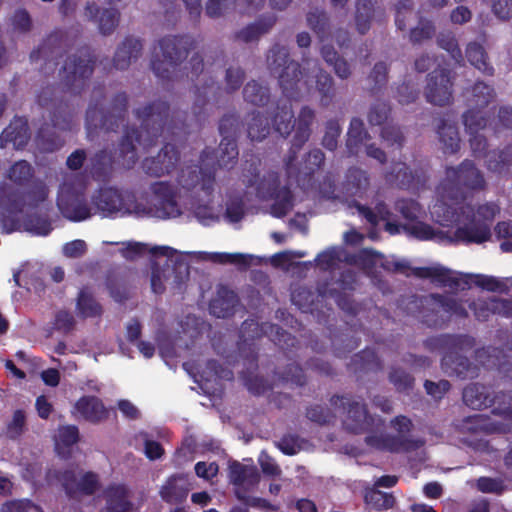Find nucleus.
Listing matches in <instances>:
<instances>
[{
  "mask_svg": "<svg viewBox=\"0 0 512 512\" xmlns=\"http://www.w3.org/2000/svg\"><path fill=\"white\" fill-rule=\"evenodd\" d=\"M485 184L481 171L470 161L462 162L457 168L446 169L430 214L442 226L456 225V241L482 244L490 240L491 224L500 212L499 206L486 202L473 207L463 202V190L480 191Z\"/></svg>",
  "mask_w": 512,
  "mask_h": 512,
  "instance_id": "1",
  "label": "nucleus"
},
{
  "mask_svg": "<svg viewBox=\"0 0 512 512\" xmlns=\"http://www.w3.org/2000/svg\"><path fill=\"white\" fill-rule=\"evenodd\" d=\"M152 193L151 205L142 207L129 191L115 188L100 189L92 198L93 211L104 216L136 214L159 219L178 217L180 208L174 200L172 190L165 181L155 182L150 186Z\"/></svg>",
  "mask_w": 512,
  "mask_h": 512,
  "instance_id": "2",
  "label": "nucleus"
},
{
  "mask_svg": "<svg viewBox=\"0 0 512 512\" xmlns=\"http://www.w3.org/2000/svg\"><path fill=\"white\" fill-rule=\"evenodd\" d=\"M267 62L274 73L281 69L278 74L279 83L288 97L294 98L309 93L313 83L323 96H329L332 92L333 79L328 73L320 69L315 62H307L308 69H312V75H304L296 62L288 60V51L285 47H273L267 56Z\"/></svg>",
  "mask_w": 512,
  "mask_h": 512,
  "instance_id": "3",
  "label": "nucleus"
},
{
  "mask_svg": "<svg viewBox=\"0 0 512 512\" xmlns=\"http://www.w3.org/2000/svg\"><path fill=\"white\" fill-rule=\"evenodd\" d=\"M214 163V157L208 150H204L200 156V166H185L182 167L177 175L178 190L166 182L172 190L174 200L180 208L182 214V205L179 202L183 197L189 196L191 199L200 197L202 194L206 197H211L215 188V178L213 173L208 170V167Z\"/></svg>",
  "mask_w": 512,
  "mask_h": 512,
  "instance_id": "4",
  "label": "nucleus"
},
{
  "mask_svg": "<svg viewBox=\"0 0 512 512\" xmlns=\"http://www.w3.org/2000/svg\"><path fill=\"white\" fill-rule=\"evenodd\" d=\"M157 135H150L148 129L143 131H126L119 148L115 151L114 155L108 154L106 151H101L94 156V167L99 171L105 170L110 167L112 163H118L123 168H131L138 160V148L142 147L144 150L148 149L155 142Z\"/></svg>",
  "mask_w": 512,
  "mask_h": 512,
  "instance_id": "5",
  "label": "nucleus"
},
{
  "mask_svg": "<svg viewBox=\"0 0 512 512\" xmlns=\"http://www.w3.org/2000/svg\"><path fill=\"white\" fill-rule=\"evenodd\" d=\"M331 401L335 409L341 413L346 429L352 432L371 430L375 433L383 426V421L380 418L368 417L365 406L357 401L340 396L333 397Z\"/></svg>",
  "mask_w": 512,
  "mask_h": 512,
  "instance_id": "6",
  "label": "nucleus"
},
{
  "mask_svg": "<svg viewBox=\"0 0 512 512\" xmlns=\"http://www.w3.org/2000/svg\"><path fill=\"white\" fill-rule=\"evenodd\" d=\"M188 40L184 37L163 38L154 49L152 68L160 78H166L170 68L187 55Z\"/></svg>",
  "mask_w": 512,
  "mask_h": 512,
  "instance_id": "7",
  "label": "nucleus"
},
{
  "mask_svg": "<svg viewBox=\"0 0 512 512\" xmlns=\"http://www.w3.org/2000/svg\"><path fill=\"white\" fill-rule=\"evenodd\" d=\"M57 205L64 217L71 221H83L94 213L82 194L81 186L66 180L61 186L57 198Z\"/></svg>",
  "mask_w": 512,
  "mask_h": 512,
  "instance_id": "8",
  "label": "nucleus"
},
{
  "mask_svg": "<svg viewBox=\"0 0 512 512\" xmlns=\"http://www.w3.org/2000/svg\"><path fill=\"white\" fill-rule=\"evenodd\" d=\"M390 427L396 432V435H378L375 432L366 437V443L373 448L391 452L409 449L412 446L408 440L412 428L410 419L405 416H397L391 421Z\"/></svg>",
  "mask_w": 512,
  "mask_h": 512,
  "instance_id": "9",
  "label": "nucleus"
},
{
  "mask_svg": "<svg viewBox=\"0 0 512 512\" xmlns=\"http://www.w3.org/2000/svg\"><path fill=\"white\" fill-rule=\"evenodd\" d=\"M308 23L318 34L321 42V55L325 62L332 66L335 74L341 78L346 79L350 76L351 70L348 63L340 58L337 52L329 43V38L326 36L327 17L323 12H312L308 15Z\"/></svg>",
  "mask_w": 512,
  "mask_h": 512,
  "instance_id": "10",
  "label": "nucleus"
},
{
  "mask_svg": "<svg viewBox=\"0 0 512 512\" xmlns=\"http://www.w3.org/2000/svg\"><path fill=\"white\" fill-rule=\"evenodd\" d=\"M48 192L44 185L36 187L35 190L30 192L22 203L16 199H6L0 204V221L2 228L10 233L21 227L20 215L24 212V207H35L39 202L47 198Z\"/></svg>",
  "mask_w": 512,
  "mask_h": 512,
  "instance_id": "11",
  "label": "nucleus"
},
{
  "mask_svg": "<svg viewBox=\"0 0 512 512\" xmlns=\"http://www.w3.org/2000/svg\"><path fill=\"white\" fill-rule=\"evenodd\" d=\"M257 196L262 200L273 199L271 214L274 217L285 216L293 207L292 195L286 186L280 187L278 176L269 173L256 186Z\"/></svg>",
  "mask_w": 512,
  "mask_h": 512,
  "instance_id": "12",
  "label": "nucleus"
},
{
  "mask_svg": "<svg viewBox=\"0 0 512 512\" xmlns=\"http://www.w3.org/2000/svg\"><path fill=\"white\" fill-rule=\"evenodd\" d=\"M49 484L61 483L67 494L76 496L78 494L91 495L99 489V478L93 472L66 470L62 474L57 471H49L47 474Z\"/></svg>",
  "mask_w": 512,
  "mask_h": 512,
  "instance_id": "13",
  "label": "nucleus"
},
{
  "mask_svg": "<svg viewBox=\"0 0 512 512\" xmlns=\"http://www.w3.org/2000/svg\"><path fill=\"white\" fill-rule=\"evenodd\" d=\"M463 400L472 409H482L490 405H497L493 410L494 412L507 416L512 414L510 406H506L507 403L512 402V397L502 394L490 399L487 388L483 385L472 384L466 387L463 391Z\"/></svg>",
  "mask_w": 512,
  "mask_h": 512,
  "instance_id": "14",
  "label": "nucleus"
},
{
  "mask_svg": "<svg viewBox=\"0 0 512 512\" xmlns=\"http://www.w3.org/2000/svg\"><path fill=\"white\" fill-rule=\"evenodd\" d=\"M188 276V266L185 263L172 264V261L165 260L163 265L155 263L152 266L151 288L156 294L165 290V283L174 286L180 285Z\"/></svg>",
  "mask_w": 512,
  "mask_h": 512,
  "instance_id": "15",
  "label": "nucleus"
},
{
  "mask_svg": "<svg viewBox=\"0 0 512 512\" xmlns=\"http://www.w3.org/2000/svg\"><path fill=\"white\" fill-rule=\"evenodd\" d=\"M451 87V78L446 70L433 71L429 75L425 90L427 101L439 106L448 104L452 97Z\"/></svg>",
  "mask_w": 512,
  "mask_h": 512,
  "instance_id": "16",
  "label": "nucleus"
},
{
  "mask_svg": "<svg viewBox=\"0 0 512 512\" xmlns=\"http://www.w3.org/2000/svg\"><path fill=\"white\" fill-rule=\"evenodd\" d=\"M179 161V152L172 144H166L156 157L145 158L144 171L155 177L169 174Z\"/></svg>",
  "mask_w": 512,
  "mask_h": 512,
  "instance_id": "17",
  "label": "nucleus"
},
{
  "mask_svg": "<svg viewBox=\"0 0 512 512\" xmlns=\"http://www.w3.org/2000/svg\"><path fill=\"white\" fill-rule=\"evenodd\" d=\"M265 0H208L206 14L211 18L223 16L232 10L250 13L261 8Z\"/></svg>",
  "mask_w": 512,
  "mask_h": 512,
  "instance_id": "18",
  "label": "nucleus"
},
{
  "mask_svg": "<svg viewBox=\"0 0 512 512\" xmlns=\"http://www.w3.org/2000/svg\"><path fill=\"white\" fill-rule=\"evenodd\" d=\"M71 413L75 418L91 423H100L108 417V410L103 402L95 396H83L78 399Z\"/></svg>",
  "mask_w": 512,
  "mask_h": 512,
  "instance_id": "19",
  "label": "nucleus"
},
{
  "mask_svg": "<svg viewBox=\"0 0 512 512\" xmlns=\"http://www.w3.org/2000/svg\"><path fill=\"white\" fill-rule=\"evenodd\" d=\"M314 120V111L308 107H303L298 119L296 126V133L294 135L293 140V150L292 154L285 161L287 173L289 176H292L296 173V167L293 162L295 160V150L294 148L300 149L301 146L308 140L310 136V125Z\"/></svg>",
  "mask_w": 512,
  "mask_h": 512,
  "instance_id": "20",
  "label": "nucleus"
},
{
  "mask_svg": "<svg viewBox=\"0 0 512 512\" xmlns=\"http://www.w3.org/2000/svg\"><path fill=\"white\" fill-rule=\"evenodd\" d=\"M412 273L420 278H428L433 283L441 286H449L452 288H464L466 282L463 281L460 274L446 269L440 265L414 268Z\"/></svg>",
  "mask_w": 512,
  "mask_h": 512,
  "instance_id": "21",
  "label": "nucleus"
},
{
  "mask_svg": "<svg viewBox=\"0 0 512 512\" xmlns=\"http://www.w3.org/2000/svg\"><path fill=\"white\" fill-rule=\"evenodd\" d=\"M105 506L100 512H131L133 504L130 501V491L123 484L110 485L104 491Z\"/></svg>",
  "mask_w": 512,
  "mask_h": 512,
  "instance_id": "22",
  "label": "nucleus"
},
{
  "mask_svg": "<svg viewBox=\"0 0 512 512\" xmlns=\"http://www.w3.org/2000/svg\"><path fill=\"white\" fill-rule=\"evenodd\" d=\"M126 106V97L125 95H118L116 98V105L114 108V113L110 116H104L102 111L97 110L96 108H89L87 111V130L88 134L91 135L92 130L96 129L98 125L102 129L110 130L113 129V119L116 121L121 119V113L125 109Z\"/></svg>",
  "mask_w": 512,
  "mask_h": 512,
  "instance_id": "23",
  "label": "nucleus"
},
{
  "mask_svg": "<svg viewBox=\"0 0 512 512\" xmlns=\"http://www.w3.org/2000/svg\"><path fill=\"white\" fill-rule=\"evenodd\" d=\"M228 469V478L237 487H243L247 490L256 486L260 481V474L256 466L252 464L246 465L233 461L230 462Z\"/></svg>",
  "mask_w": 512,
  "mask_h": 512,
  "instance_id": "24",
  "label": "nucleus"
},
{
  "mask_svg": "<svg viewBox=\"0 0 512 512\" xmlns=\"http://www.w3.org/2000/svg\"><path fill=\"white\" fill-rule=\"evenodd\" d=\"M464 125L470 134V144L474 153H481L486 147L485 139L479 131L486 126V119L481 110H469L463 116Z\"/></svg>",
  "mask_w": 512,
  "mask_h": 512,
  "instance_id": "25",
  "label": "nucleus"
},
{
  "mask_svg": "<svg viewBox=\"0 0 512 512\" xmlns=\"http://www.w3.org/2000/svg\"><path fill=\"white\" fill-rule=\"evenodd\" d=\"M182 210L186 209L193 213L197 220L203 225H210L219 219V210L210 205V197L202 194L200 197L190 199L189 202H182Z\"/></svg>",
  "mask_w": 512,
  "mask_h": 512,
  "instance_id": "26",
  "label": "nucleus"
},
{
  "mask_svg": "<svg viewBox=\"0 0 512 512\" xmlns=\"http://www.w3.org/2000/svg\"><path fill=\"white\" fill-rule=\"evenodd\" d=\"M237 303V295L233 291L221 287L210 302V313L218 318L228 317L234 313Z\"/></svg>",
  "mask_w": 512,
  "mask_h": 512,
  "instance_id": "27",
  "label": "nucleus"
},
{
  "mask_svg": "<svg viewBox=\"0 0 512 512\" xmlns=\"http://www.w3.org/2000/svg\"><path fill=\"white\" fill-rule=\"evenodd\" d=\"M28 139L27 121L24 118H15L0 135V147L11 142L15 148H22Z\"/></svg>",
  "mask_w": 512,
  "mask_h": 512,
  "instance_id": "28",
  "label": "nucleus"
},
{
  "mask_svg": "<svg viewBox=\"0 0 512 512\" xmlns=\"http://www.w3.org/2000/svg\"><path fill=\"white\" fill-rule=\"evenodd\" d=\"M142 49V44L138 39L127 38L118 47L114 64L117 69H126L132 60L137 59Z\"/></svg>",
  "mask_w": 512,
  "mask_h": 512,
  "instance_id": "29",
  "label": "nucleus"
},
{
  "mask_svg": "<svg viewBox=\"0 0 512 512\" xmlns=\"http://www.w3.org/2000/svg\"><path fill=\"white\" fill-rule=\"evenodd\" d=\"M93 67L89 58L69 59L63 66V72L68 84L74 85L79 79H85L92 74Z\"/></svg>",
  "mask_w": 512,
  "mask_h": 512,
  "instance_id": "30",
  "label": "nucleus"
},
{
  "mask_svg": "<svg viewBox=\"0 0 512 512\" xmlns=\"http://www.w3.org/2000/svg\"><path fill=\"white\" fill-rule=\"evenodd\" d=\"M75 311L80 318H96L102 315V307L95 300L91 292L82 289L76 299Z\"/></svg>",
  "mask_w": 512,
  "mask_h": 512,
  "instance_id": "31",
  "label": "nucleus"
},
{
  "mask_svg": "<svg viewBox=\"0 0 512 512\" xmlns=\"http://www.w3.org/2000/svg\"><path fill=\"white\" fill-rule=\"evenodd\" d=\"M188 492L187 481L183 476H172L162 486L160 495L163 500L171 503L182 501Z\"/></svg>",
  "mask_w": 512,
  "mask_h": 512,
  "instance_id": "32",
  "label": "nucleus"
},
{
  "mask_svg": "<svg viewBox=\"0 0 512 512\" xmlns=\"http://www.w3.org/2000/svg\"><path fill=\"white\" fill-rule=\"evenodd\" d=\"M122 248L120 249L121 254L126 259H134L139 255H142L146 252H149L151 254H162V255H169L174 250L168 246H159V247H153L148 248V245L141 243V242H123Z\"/></svg>",
  "mask_w": 512,
  "mask_h": 512,
  "instance_id": "33",
  "label": "nucleus"
},
{
  "mask_svg": "<svg viewBox=\"0 0 512 512\" xmlns=\"http://www.w3.org/2000/svg\"><path fill=\"white\" fill-rule=\"evenodd\" d=\"M78 429L74 425L61 426L55 436V449L56 452L66 457L68 454V448L74 445L78 441Z\"/></svg>",
  "mask_w": 512,
  "mask_h": 512,
  "instance_id": "34",
  "label": "nucleus"
},
{
  "mask_svg": "<svg viewBox=\"0 0 512 512\" xmlns=\"http://www.w3.org/2000/svg\"><path fill=\"white\" fill-rule=\"evenodd\" d=\"M438 135L444 153L452 154L458 151L460 138L453 124L442 122L441 126L438 128Z\"/></svg>",
  "mask_w": 512,
  "mask_h": 512,
  "instance_id": "35",
  "label": "nucleus"
},
{
  "mask_svg": "<svg viewBox=\"0 0 512 512\" xmlns=\"http://www.w3.org/2000/svg\"><path fill=\"white\" fill-rule=\"evenodd\" d=\"M202 259L209 260L219 264H234L238 266H248L250 260L253 258L252 255L243 253H225V252H213L207 253L202 252Z\"/></svg>",
  "mask_w": 512,
  "mask_h": 512,
  "instance_id": "36",
  "label": "nucleus"
},
{
  "mask_svg": "<svg viewBox=\"0 0 512 512\" xmlns=\"http://www.w3.org/2000/svg\"><path fill=\"white\" fill-rule=\"evenodd\" d=\"M347 135V148L351 154H357L368 140V134L364 131V124L360 119L351 121Z\"/></svg>",
  "mask_w": 512,
  "mask_h": 512,
  "instance_id": "37",
  "label": "nucleus"
},
{
  "mask_svg": "<svg viewBox=\"0 0 512 512\" xmlns=\"http://www.w3.org/2000/svg\"><path fill=\"white\" fill-rule=\"evenodd\" d=\"M486 157L489 170L497 173H509L512 171V147L499 153L490 152Z\"/></svg>",
  "mask_w": 512,
  "mask_h": 512,
  "instance_id": "38",
  "label": "nucleus"
},
{
  "mask_svg": "<svg viewBox=\"0 0 512 512\" xmlns=\"http://www.w3.org/2000/svg\"><path fill=\"white\" fill-rule=\"evenodd\" d=\"M274 23L275 18L273 16L261 19L239 31L237 37L243 42L254 41L258 39L262 34L266 33L274 25Z\"/></svg>",
  "mask_w": 512,
  "mask_h": 512,
  "instance_id": "39",
  "label": "nucleus"
},
{
  "mask_svg": "<svg viewBox=\"0 0 512 512\" xmlns=\"http://www.w3.org/2000/svg\"><path fill=\"white\" fill-rule=\"evenodd\" d=\"M478 306H485L487 310L492 311L493 313L501 314L504 316H512V299H498L493 298L490 299L488 302H479V303H472L470 305L471 308L475 310V315L480 318H485L487 315L484 313H480L477 311Z\"/></svg>",
  "mask_w": 512,
  "mask_h": 512,
  "instance_id": "40",
  "label": "nucleus"
},
{
  "mask_svg": "<svg viewBox=\"0 0 512 512\" xmlns=\"http://www.w3.org/2000/svg\"><path fill=\"white\" fill-rule=\"evenodd\" d=\"M405 230L420 240H435L442 242L446 238L443 232L434 230L430 225L423 222H413L405 226Z\"/></svg>",
  "mask_w": 512,
  "mask_h": 512,
  "instance_id": "41",
  "label": "nucleus"
},
{
  "mask_svg": "<svg viewBox=\"0 0 512 512\" xmlns=\"http://www.w3.org/2000/svg\"><path fill=\"white\" fill-rule=\"evenodd\" d=\"M292 119L291 105L285 102L277 108V112L274 115L275 130L284 137L289 135L293 128Z\"/></svg>",
  "mask_w": 512,
  "mask_h": 512,
  "instance_id": "42",
  "label": "nucleus"
},
{
  "mask_svg": "<svg viewBox=\"0 0 512 512\" xmlns=\"http://www.w3.org/2000/svg\"><path fill=\"white\" fill-rule=\"evenodd\" d=\"M475 283L479 287L492 292L512 291V278L498 279L492 276L476 275Z\"/></svg>",
  "mask_w": 512,
  "mask_h": 512,
  "instance_id": "43",
  "label": "nucleus"
},
{
  "mask_svg": "<svg viewBox=\"0 0 512 512\" xmlns=\"http://www.w3.org/2000/svg\"><path fill=\"white\" fill-rule=\"evenodd\" d=\"M466 55L469 62L478 70L488 75L493 73V68L487 62L486 53L481 45L477 43L469 44L467 47Z\"/></svg>",
  "mask_w": 512,
  "mask_h": 512,
  "instance_id": "44",
  "label": "nucleus"
},
{
  "mask_svg": "<svg viewBox=\"0 0 512 512\" xmlns=\"http://www.w3.org/2000/svg\"><path fill=\"white\" fill-rule=\"evenodd\" d=\"M238 156L236 143L233 139L224 137L219 145L215 158L220 167H229Z\"/></svg>",
  "mask_w": 512,
  "mask_h": 512,
  "instance_id": "45",
  "label": "nucleus"
},
{
  "mask_svg": "<svg viewBox=\"0 0 512 512\" xmlns=\"http://www.w3.org/2000/svg\"><path fill=\"white\" fill-rule=\"evenodd\" d=\"M371 17L372 0H356V27L360 34L369 30Z\"/></svg>",
  "mask_w": 512,
  "mask_h": 512,
  "instance_id": "46",
  "label": "nucleus"
},
{
  "mask_svg": "<svg viewBox=\"0 0 512 512\" xmlns=\"http://www.w3.org/2000/svg\"><path fill=\"white\" fill-rule=\"evenodd\" d=\"M267 119L259 112L253 113L248 122V136L253 141H261L269 134Z\"/></svg>",
  "mask_w": 512,
  "mask_h": 512,
  "instance_id": "47",
  "label": "nucleus"
},
{
  "mask_svg": "<svg viewBox=\"0 0 512 512\" xmlns=\"http://www.w3.org/2000/svg\"><path fill=\"white\" fill-rule=\"evenodd\" d=\"M244 99L254 105H264L268 100L267 88L261 86L255 81L249 82L244 87Z\"/></svg>",
  "mask_w": 512,
  "mask_h": 512,
  "instance_id": "48",
  "label": "nucleus"
},
{
  "mask_svg": "<svg viewBox=\"0 0 512 512\" xmlns=\"http://www.w3.org/2000/svg\"><path fill=\"white\" fill-rule=\"evenodd\" d=\"M431 300L434 301V307H437L438 312L446 314H455L458 316H466L467 312L461 303H458L454 299H446L442 296H432Z\"/></svg>",
  "mask_w": 512,
  "mask_h": 512,
  "instance_id": "49",
  "label": "nucleus"
},
{
  "mask_svg": "<svg viewBox=\"0 0 512 512\" xmlns=\"http://www.w3.org/2000/svg\"><path fill=\"white\" fill-rule=\"evenodd\" d=\"M365 501L376 509H388L394 504V497L390 494L371 489L365 494Z\"/></svg>",
  "mask_w": 512,
  "mask_h": 512,
  "instance_id": "50",
  "label": "nucleus"
},
{
  "mask_svg": "<svg viewBox=\"0 0 512 512\" xmlns=\"http://www.w3.org/2000/svg\"><path fill=\"white\" fill-rule=\"evenodd\" d=\"M343 256L344 252L341 248L331 247L318 254L315 262L322 269H330L333 268L339 261H341Z\"/></svg>",
  "mask_w": 512,
  "mask_h": 512,
  "instance_id": "51",
  "label": "nucleus"
},
{
  "mask_svg": "<svg viewBox=\"0 0 512 512\" xmlns=\"http://www.w3.org/2000/svg\"><path fill=\"white\" fill-rule=\"evenodd\" d=\"M26 428V414L23 410H15L12 414L11 420L7 423L6 433L9 438L16 439L25 431Z\"/></svg>",
  "mask_w": 512,
  "mask_h": 512,
  "instance_id": "52",
  "label": "nucleus"
},
{
  "mask_svg": "<svg viewBox=\"0 0 512 512\" xmlns=\"http://www.w3.org/2000/svg\"><path fill=\"white\" fill-rule=\"evenodd\" d=\"M119 13L116 9H105L97 20L102 34H110L118 25Z\"/></svg>",
  "mask_w": 512,
  "mask_h": 512,
  "instance_id": "53",
  "label": "nucleus"
},
{
  "mask_svg": "<svg viewBox=\"0 0 512 512\" xmlns=\"http://www.w3.org/2000/svg\"><path fill=\"white\" fill-rule=\"evenodd\" d=\"M274 330L277 334L279 333L278 327L270 324H262L260 327L254 320L245 321L242 325V332L247 338L258 337L260 334H268L269 331L272 333Z\"/></svg>",
  "mask_w": 512,
  "mask_h": 512,
  "instance_id": "54",
  "label": "nucleus"
},
{
  "mask_svg": "<svg viewBox=\"0 0 512 512\" xmlns=\"http://www.w3.org/2000/svg\"><path fill=\"white\" fill-rule=\"evenodd\" d=\"M357 212L363 216L369 223L376 225L380 220L387 219L389 212L384 204H379L376 211H372L361 205H356Z\"/></svg>",
  "mask_w": 512,
  "mask_h": 512,
  "instance_id": "55",
  "label": "nucleus"
},
{
  "mask_svg": "<svg viewBox=\"0 0 512 512\" xmlns=\"http://www.w3.org/2000/svg\"><path fill=\"white\" fill-rule=\"evenodd\" d=\"M476 487L482 493L500 494L504 491V481L500 478L480 477L476 480Z\"/></svg>",
  "mask_w": 512,
  "mask_h": 512,
  "instance_id": "56",
  "label": "nucleus"
},
{
  "mask_svg": "<svg viewBox=\"0 0 512 512\" xmlns=\"http://www.w3.org/2000/svg\"><path fill=\"white\" fill-rule=\"evenodd\" d=\"M391 182H396L399 185L407 186L411 183L412 173L404 163H397L393 167V171L387 176Z\"/></svg>",
  "mask_w": 512,
  "mask_h": 512,
  "instance_id": "57",
  "label": "nucleus"
},
{
  "mask_svg": "<svg viewBox=\"0 0 512 512\" xmlns=\"http://www.w3.org/2000/svg\"><path fill=\"white\" fill-rule=\"evenodd\" d=\"M258 463L262 472L269 477H278L282 473V470L277 462L264 451L260 453L258 457Z\"/></svg>",
  "mask_w": 512,
  "mask_h": 512,
  "instance_id": "58",
  "label": "nucleus"
},
{
  "mask_svg": "<svg viewBox=\"0 0 512 512\" xmlns=\"http://www.w3.org/2000/svg\"><path fill=\"white\" fill-rule=\"evenodd\" d=\"M23 226L26 231L38 236H46L52 230L50 223L40 218L28 219Z\"/></svg>",
  "mask_w": 512,
  "mask_h": 512,
  "instance_id": "59",
  "label": "nucleus"
},
{
  "mask_svg": "<svg viewBox=\"0 0 512 512\" xmlns=\"http://www.w3.org/2000/svg\"><path fill=\"white\" fill-rule=\"evenodd\" d=\"M8 177L16 183H22L31 177V166L26 161H19L10 168Z\"/></svg>",
  "mask_w": 512,
  "mask_h": 512,
  "instance_id": "60",
  "label": "nucleus"
},
{
  "mask_svg": "<svg viewBox=\"0 0 512 512\" xmlns=\"http://www.w3.org/2000/svg\"><path fill=\"white\" fill-rule=\"evenodd\" d=\"M1 512H42L41 509L29 500L12 501L4 504Z\"/></svg>",
  "mask_w": 512,
  "mask_h": 512,
  "instance_id": "61",
  "label": "nucleus"
},
{
  "mask_svg": "<svg viewBox=\"0 0 512 512\" xmlns=\"http://www.w3.org/2000/svg\"><path fill=\"white\" fill-rule=\"evenodd\" d=\"M75 319L68 311L61 310L56 313L54 319V328L61 332L67 333L73 329Z\"/></svg>",
  "mask_w": 512,
  "mask_h": 512,
  "instance_id": "62",
  "label": "nucleus"
},
{
  "mask_svg": "<svg viewBox=\"0 0 512 512\" xmlns=\"http://www.w3.org/2000/svg\"><path fill=\"white\" fill-rule=\"evenodd\" d=\"M87 250L85 241L77 239L66 243L63 248V254L69 258H78L84 255Z\"/></svg>",
  "mask_w": 512,
  "mask_h": 512,
  "instance_id": "63",
  "label": "nucleus"
},
{
  "mask_svg": "<svg viewBox=\"0 0 512 512\" xmlns=\"http://www.w3.org/2000/svg\"><path fill=\"white\" fill-rule=\"evenodd\" d=\"M492 11L501 20L512 16V0H493Z\"/></svg>",
  "mask_w": 512,
  "mask_h": 512,
  "instance_id": "64",
  "label": "nucleus"
}]
</instances>
